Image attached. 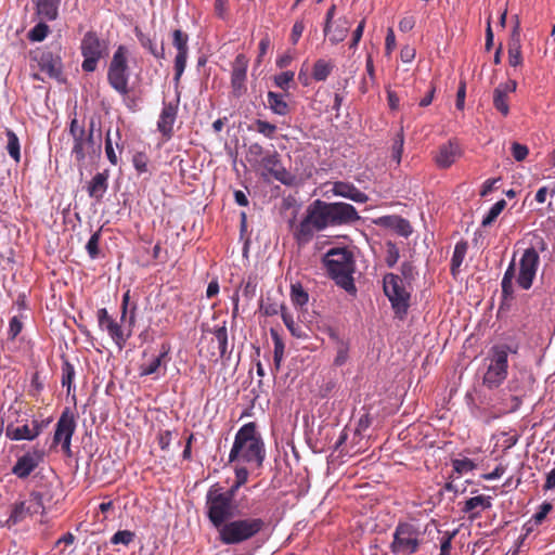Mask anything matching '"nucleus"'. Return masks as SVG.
<instances>
[{"mask_svg":"<svg viewBox=\"0 0 555 555\" xmlns=\"http://www.w3.org/2000/svg\"><path fill=\"white\" fill-rule=\"evenodd\" d=\"M359 220L360 216L351 204L315 199L307 207L305 217L293 234L299 245H305L313 238L315 232L328 227L351 224Z\"/></svg>","mask_w":555,"mask_h":555,"instance_id":"1","label":"nucleus"},{"mask_svg":"<svg viewBox=\"0 0 555 555\" xmlns=\"http://www.w3.org/2000/svg\"><path fill=\"white\" fill-rule=\"evenodd\" d=\"M69 134L73 139L72 156L80 172L88 165L96 163L102 154V131L95 128L91 120L88 129L78 124L74 118L69 125Z\"/></svg>","mask_w":555,"mask_h":555,"instance_id":"2","label":"nucleus"},{"mask_svg":"<svg viewBox=\"0 0 555 555\" xmlns=\"http://www.w3.org/2000/svg\"><path fill=\"white\" fill-rule=\"evenodd\" d=\"M264 459V442L257 430L256 423L249 422L243 425L235 434L234 442L229 453V462H241L259 468L262 466Z\"/></svg>","mask_w":555,"mask_h":555,"instance_id":"3","label":"nucleus"},{"mask_svg":"<svg viewBox=\"0 0 555 555\" xmlns=\"http://www.w3.org/2000/svg\"><path fill=\"white\" fill-rule=\"evenodd\" d=\"M324 264L328 275L335 283L349 294H356L353 273L356 262L353 253L346 247L330 249L324 256Z\"/></svg>","mask_w":555,"mask_h":555,"instance_id":"4","label":"nucleus"},{"mask_svg":"<svg viewBox=\"0 0 555 555\" xmlns=\"http://www.w3.org/2000/svg\"><path fill=\"white\" fill-rule=\"evenodd\" d=\"M266 527V520L260 517L230 519L218 529L219 540L225 545L241 544L258 535Z\"/></svg>","mask_w":555,"mask_h":555,"instance_id":"5","label":"nucleus"},{"mask_svg":"<svg viewBox=\"0 0 555 555\" xmlns=\"http://www.w3.org/2000/svg\"><path fill=\"white\" fill-rule=\"evenodd\" d=\"M422 531L415 524L400 521L392 533L390 552L393 555L415 554L422 544Z\"/></svg>","mask_w":555,"mask_h":555,"instance_id":"6","label":"nucleus"},{"mask_svg":"<svg viewBox=\"0 0 555 555\" xmlns=\"http://www.w3.org/2000/svg\"><path fill=\"white\" fill-rule=\"evenodd\" d=\"M129 66L128 49L126 46H118L109 62L107 69V81L109 86L120 95L129 94Z\"/></svg>","mask_w":555,"mask_h":555,"instance_id":"7","label":"nucleus"},{"mask_svg":"<svg viewBox=\"0 0 555 555\" xmlns=\"http://www.w3.org/2000/svg\"><path fill=\"white\" fill-rule=\"evenodd\" d=\"M207 517L218 530L234 515L233 501L221 494L218 485L212 486L206 498Z\"/></svg>","mask_w":555,"mask_h":555,"instance_id":"8","label":"nucleus"},{"mask_svg":"<svg viewBox=\"0 0 555 555\" xmlns=\"http://www.w3.org/2000/svg\"><path fill=\"white\" fill-rule=\"evenodd\" d=\"M507 345H495L491 348L488 357V367L483 375V384L489 388H498L507 376L508 352Z\"/></svg>","mask_w":555,"mask_h":555,"instance_id":"9","label":"nucleus"},{"mask_svg":"<svg viewBox=\"0 0 555 555\" xmlns=\"http://www.w3.org/2000/svg\"><path fill=\"white\" fill-rule=\"evenodd\" d=\"M546 248L547 244L542 237H540L535 247H529L522 253L519 260V271L516 279L517 285L521 289L528 291L532 287L540 266L539 251H545Z\"/></svg>","mask_w":555,"mask_h":555,"instance_id":"10","label":"nucleus"},{"mask_svg":"<svg viewBox=\"0 0 555 555\" xmlns=\"http://www.w3.org/2000/svg\"><path fill=\"white\" fill-rule=\"evenodd\" d=\"M383 288L396 317L402 320L408 313L411 298L403 280L395 273H386L383 278Z\"/></svg>","mask_w":555,"mask_h":555,"instance_id":"11","label":"nucleus"},{"mask_svg":"<svg viewBox=\"0 0 555 555\" xmlns=\"http://www.w3.org/2000/svg\"><path fill=\"white\" fill-rule=\"evenodd\" d=\"M80 53L83 57L81 68L86 73H93L99 61L107 55L108 42L100 38L96 31L88 30L80 42Z\"/></svg>","mask_w":555,"mask_h":555,"instance_id":"12","label":"nucleus"},{"mask_svg":"<svg viewBox=\"0 0 555 555\" xmlns=\"http://www.w3.org/2000/svg\"><path fill=\"white\" fill-rule=\"evenodd\" d=\"M135 310L137 305L134 304L130 309L128 318L129 330L127 333L122 328L121 324L108 314L106 308H100L96 311L99 328L106 332L119 349H122L126 346L128 338L131 336L132 327L135 323Z\"/></svg>","mask_w":555,"mask_h":555,"instance_id":"13","label":"nucleus"},{"mask_svg":"<svg viewBox=\"0 0 555 555\" xmlns=\"http://www.w3.org/2000/svg\"><path fill=\"white\" fill-rule=\"evenodd\" d=\"M48 422L38 421L33 418L28 424L27 418L20 420L18 416L15 421L9 422L5 427V437L13 441L20 440H34L36 439L47 426Z\"/></svg>","mask_w":555,"mask_h":555,"instance_id":"14","label":"nucleus"},{"mask_svg":"<svg viewBox=\"0 0 555 555\" xmlns=\"http://www.w3.org/2000/svg\"><path fill=\"white\" fill-rule=\"evenodd\" d=\"M75 430L76 422L74 414L66 408L55 425L53 444L62 443V450L67 456L72 455L70 442Z\"/></svg>","mask_w":555,"mask_h":555,"instance_id":"15","label":"nucleus"},{"mask_svg":"<svg viewBox=\"0 0 555 555\" xmlns=\"http://www.w3.org/2000/svg\"><path fill=\"white\" fill-rule=\"evenodd\" d=\"M31 59L37 62L41 72L46 73L50 78L63 81V63L59 54H54L49 50H40L31 52Z\"/></svg>","mask_w":555,"mask_h":555,"instance_id":"16","label":"nucleus"},{"mask_svg":"<svg viewBox=\"0 0 555 555\" xmlns=\"http://www.w3.org/2000/svg\"><path fill=\"white\" fill-rule=\"evenodd\" d=\"M189 35L181 29L172 31V46L177 50L175 57V77L173 80L178 85L185 69L189 56Z\"/></svg>","mask_w":555,"mask_h":555,"instance_id":"17","label":"nucleus"},{"mask_svg":"<svg viewBox=\"0 0 555 555\" xmlns=\"http://www.w3.org/2000/svg\"><path fill=\"white\" fill-rule=\"evenodd\" d=\"M248 59L245 54H237L233 64L231 73V88L232 94L235 98H241L246 93V78H247Z\"/></svg>","mask_w":555,"mask_h":555,"instance_id":"18","label":"nucleus"},{"mask_svg":"<svg viewBox=\"0 0 555 555\" xmlns=\"http://www.w3.org/2000/svg\"><path fill=\"white\" fill-rule=\"evenodd\" d=\"M462 155V150L456 140H449L441 144L434 156L436 166L440 169L451 167Z\"/></svg>","mask_w":555,"mask_h":555,"instance_id":"19","label":"nucleus"},{"mask_svg":"<svg viewBox=\"0 0 555 555\" xmlns=\"http://www.w3.org/2000/svg\"><path fill=\"white\" fill-rule=\"evenodd\" d=\"M179 100L173 102H164L163 108L157 120V130L164 138L169 140L173 135V125L178 116Z\"/></svg>","mask_w":555,"mask_h":555,"instance_id":"20","label":"nucleus"},{"mask_svg":"<svg viewBox=\"0 0 555 555\" xmlns=\"http://www.w3.org/2000/svg\"><path fill=\"white\" fill-rule=\"evenodd\" d=\"M43 454L39 450H33L17 459L12 467V474L21 479L27 478L42 462Z\"/></svg>","mask_w":555,"mask_h":555,"instance_id":"21","label":"nucleus"},{"mask_svg":"<svg viewBox=\"0 0 555 555\" xmlns=\"http://www.w3.org/2000/svg\"><path fill=\"white\" fill-rule=\"evenodd\" d=\"M516 80L500 83L493 90V106L504 117L509 114V95L516 91Z\"/></svg>","mask_w":555,"mask_h":555,"instance_id":"22","label":"nucleus"},{"mask_svg":"<svg viewBox=\"0 0 555 555\" xmlns=\"http://www.w3.org/2000/svg\"><path fill=\"white\" fill-rule=\"evenodd\" d=\"M170 351V347L166 345H162V350L157 356H152L150 359L145 360L140 365V375L147 376L159 374L163 372V375L166 373L167 369V360Z\"/></svg>","mask_w":555,"mask_h":555,"instance_id":"23","label":"nucleus"},{"mask_svg":"<svg viewBox=\"0 0 555 555\" xmlns=\"http://www.w3.org/2000/svg\"><path fill=\"white\" fill-rule=\"evenodd\" d=\"M492 498L489 495H477L465 501L462 512L468 514V519L474 521L481 516V512L491 508Z\"/></svg>","mask_w":555,"mask_h":555,"instance_id":"24","label":"nucleus"},{"mask_svg":"<svg viewBox=\"0 0 555 555\" xmlns=\"http://www.w3.org/2000/svg\"><path fill=\"white\" fill-rule=\"evenodd\" d=\"M351 23L347 17H339L335 22L324 24V35L328 37L332 44H337L347 37Z\"/></svg>","mask_w":555,"mask_h":555,"instance_id":"25","label":"nucleus"},{"mask_svg":"<svg viewBox=\"0 0 555 555\" xmlns=\"http://www.w3.org/2000/svg\"><path fill=\"white\" fill-rule=\"evenodd\" d=\"M331 191L336 196H341L356 203L363 204L369 201V196L350 182L335 181Z\"/></svg>","mask_w":555,"mask_h":555,"instance_id":"26","label":"nucleus"},{"mask_svg":"<svg viewBox=\"0 0 555 555\" xmlns=\"http://www.w3.org/2000/svg\"><path fill=\"white\" fill-rule=\"evenodd\" d=\"M214 337L210 340L212 357L218 356L220 359L225 358L230 352L228 351V330L225 322L221 326H216L212 331Z\"/></svg>","mask_w":555,"mask_h":555,"instance_id":"27","label":"nucleus"},{"mask_svg":"<svg viewBox=\"0 0 555 555\" xmlns=\"http://www.w3.org/2000/svg\"><path fill=\"white\" fill-rule=\"evenodd\" d=\"M262 165L278 181L284 184L288 183L289 173L282 167L278 153L263 157Z\"/></svg>","mask_w":555,"mask_h":555,"instance_id":"28","label":"nucleus"},{"mask_svg":"<svg viewBox=\"0 0 555 555\" xmlns=\"http://www.w3.org/2000/svg\"><path fill=\"white\" fill-rule=\"evenodd\" d=\"M108 170L98 172L87 185V193L90 197L95 198L96 202L102 201L108 188Z\"/></svg>","mask_w":555,"mask_h":555,"instance_id":"29","label":"nucleus"},{"mask_svg":"<svg viewBox=\"0 0 555 555\" xmlns=\"http://www.w3.org/2000/svg\"><path fill=\"white\" fill-rule=\"evenodd\" d=\"M34 3L41 20L52 22L57 18L61 0H34Z\"/></svg>","mask_w":555,"mask_h":555,"instance_id":"30","label":"nucleus"},{"mask_svg":"<svg viewBox=\"0 0 555 555\" xmlns=\"http://www.w3.org/2000/svg\"><path fill=\"white\" fill-rule=\"evenodd\" d=\"M330 337L335 341L336 357L334 359V365L343 366L349 359V341L339 337L334 331H331Z\"/></svg>","mask_w":555,"mask_h":555,"instance_id":"31","label":"nucleus"},{"mask_svg":"<svg viewBox=\"0 0 555 555\" xmlns=\"http://www.w3.org/2000/svg\"><path fill=\"white\" fill-rule=\"evenodd\" d=\"M468 243L464 240L459 241L453 250V255L451 258L450 272L455 278L460 272V268L465 259L467 254Z\"/></svg>","mask_w":555,"mask_h":555,"instance_id":"32","label":"nucleus"},{"mask_svg":"<svg viewBox=\"0 0 555 555\" xmlns=\"http://www.w3.org/2000/svg\"><path fill=\"white\" fill-rule=\"evenodd\" d=\"M267 103L269 108L276 115L285 116L289 113V105L284 100V95L269 91L267 94Z\"/></svg>","mask_w":555,"mask_h":555,"instance_id":"33","label":"nucleus"},{"mask_svg":"<svg viewBox=\"0 0 555 555\" xmlns=\"http://www.w3.org/2000/svg\"><path fill=\"white\" fill-rule=\"evenodd\" d=\"M47 501L46 493L41 491H33L28 499L24 500L30 517L36 514L44 513V503Z\"/></svg>","mask_w":555,"mask_h":555,"instance_id":"34","label":"nucleus"},{"mask_svg":"<svg viewBox=\"0 0 555 555\" xmlns=\"http://www.w3.org/2000/svg\"><path fill=\"white\" fill-rule=\"evenodd\" d=\"M515 273H516V267H515V261L513 259L512 262L508 264L506 271L504 272V275H503V279L501 282L502 296L505 300L513 299V297H514L513 280L515 278Z\"/></svg>","mask_w":555,"mask_h":555,"instance_id":"35","label":"nucleus"},{"mask_svg":"<svg viewBox=\"0 0 555 555\" xmlns=\"http://www.w3.org/2000/svg\"><path fill=\"white\" fill-rule=\"evenodd\" d=\"M28 517H30V515L24 501L16 502L11 507L10 516L7 519V525L8 527L15 526Z\"/></svg>","mask_w":555,"mask_h":555,"instance_id":"36","label":"nucleus"},{"mask_svg":"<svg viewBox=\"0 0 555 555\" xmlns=\"http://www.w3.org/2000/svg\"><path fill=\"white\" fill-rule=\"evenodd\" d=\"M135 37L138 38L140 44L147 49L149 52L154 55L157 59H164L165 57V49L164 46L160 47L158 50L156 44L153 42V40L150 38V36L145 35L139 27L134 28Z\"/></svg>","mask_w":555,"mask_h":555,"instance_id":"37","label":"nucleus"},{"mask_svg":"<svg viewBox=\"0 0 555 555\" xmlns=\"http://www.w3.org/2000/svg\"><path fill=\"white\" fill-rule=\"evenodd\" d=\"M283 309H287L283 304H280L271 296H267L260 302V312L266 317H273L279 313L282 314Z\"/></svg>","mask_w":555,"mask_h":555,"instance_id":"38","label":"nucleus"},{"mask_svg":"<svg viewBox=\"0 0 555 555\" xmlns=\"http://www.w3.org/2000/svg\"><path fill=\"white\" fill-rule=\"evenodd\" d=\"M5 135L8 139L7 151L9 155L15 160V163H20L21 160V144L16 133L11 129H5Z\"/></svg>","mask_w":555,"mask_h":555,"instance_id":"39","label":"nucleus"},{"mask_svg":"<svg viewBox=\"0 0 555 555\" xmlns=\"http://www.w3.org/2000/svg\"><path fill=\"white\" fill-rule=\"evenodd\" d=\"M333 64L323 59L315 61L312 69V77L317 81H324L333 70Z\"/></svg>","mask_w":555,"mask_h":555,"instance_id":"40","label":"nucleus"},{"mask_svg":"<svg viewBox=\"0 0 555 555\" xmlns=\"http://www.w3.org/2000/svg\"><path fill=\"white\" fill-rule=\"evenodd\" d=\"M75 369L74 365L68 361L64 360L62 363V378L61 384L63 387H66L67 395H70L73 387V382L75 379Z\"/></svg>","mask_w":555,"mask_h":555,"instance_id":"41","label":"nucleus"},{"mask_svg":"<svg viewBox=\"0 0 555 555\" xmlns=\"http://www.w3.org/2000/svg\"><path fill=\"white\" fill-rule=\"evenodd\" d=\"M270 334H271V337H272L273 344H274V350H273L274 366H275V371H279L283 356H284L285 346L276 331L271 328Z\"/></svg>","mask_w":555,"mask_h":555,"instance_id":"42","label":"nucleus"},{"mask_svg":"<svg viewBox=\"0 0 555 555\" xmlns=\"http://www.w3.org/2000/svg\"><path fill=\"white\" fill-rule=\"evenodd\" d=\"M282 320L289 331V333L296 338H304L306 335L302 331V327L295 323L293 315L287 311V309H283L282 311Z\"/></svg>","mask_w":555,"mask_h":555,"instance_id":"43","label":"nucleus"},{"mask_svg":"<svg viewBox=\"0 0 555 555\" xmlns=\"http://www.w3.org/2000/svg\"><path fill=\"white\" fill-rule=\"evenodd\" d=\"M291 299L295 306L302 307L308 302L309 295L300 284H293L291 287Z\"/></svg>","mask_w":555,"mask_h":555,"instance_id":"44","label":"nucleus"},{"mask_svg":"<svg viewBox=\"0 0 555 555\" xmlns=\"http://www.w3.org/2000/svg\"><path fill=\"white\" fill-rule=\"evenodd\" d=\"M49 33V26L44 22H40L29 30L28 39L30 41L40 42L47 38Z\"/></svg>","mask_w":555,"mask_h":555,"instance_id":"45","label":"nucleus"},{"mask_svg":"<svg viewBox=\"0 0 555 555\" xmlns=\"http://www.w3.org/2000/svg\"><path fill=\"white\" fill-rule=\"evenodd\" d=\"M135 533L130 530H118L111 538V544L117 545L122 544L128 546L130 543L134 541Z\"/></svg>","mask_w":555,"mask_h":555,"instance_id":"46","label":"nucleus"},{"mask_svg":"<svg viewBox=\"0 0 555 555\" xmlns=\"http://www.w3.org/2000/svg\"><path fill=\"white\" fill-rule=\"evenodd\" d=\"M506 202L504 199L498 201L495 204L492 205L488 214L482 219L481 224L483 227L490 225L494 220L499 217V215L502 212V210L505 208Z\"/></svg>","mask_w":555,"mask_h":555,"instance_id":"47","label":"nucleus"},{"mask_svg":"<svg viewBox=\"0 0 555 555\" xmlns=\"http://www.w3.org/2000/svg\"><path fill=\"white\" fill-rule=\"evenodd\" d=\"M100 240H101V229L95 231L91 237L89 238L87 245H86V249H87V253L88 255L90 256L91 259H95L99 257V254H100V249H99V243H100Z\"/></svg>","mask_w":555,"mask_h":555,"instance_id":"48","label":"nucleus"},{"mask_svg":"<svg viewBox=\"0 0 555 555\" xmlns=\"http://www.w3.org/2000/svg\"><path fill=\"white\" fill-rule=\"evenodd\" d=\"M452 467L453 470L459 474L463 475L465 473L472 472L475 469L476 464L470 459H456L452 461Z\"/></svg>","mask_w":555,"mask_h":555,"instance_id":"49","label":"nucleus"},{"mask_svg":"<svg viewBox=\"0 0 555 555\" xmlns=\"http://www.w3.org/2000/svg\"><path fill=\"white\" fill-rule=\"evenodd\" d=\"M457 534V530L453 531H444L443 535L440 540V554L439 555H450L452 548V540Z\"/></svg>","mask_w":555,"mask_h":555,"instance_id":"50","label":"nucleus"},{"mask_svg":"<svg viewBox=\"0 0 555 555\" xmlns=\"http://www.w3.org/2000/svg\"><path fill=\"white\" fill-rule=\"evenodd\" d=\"M403 144H404V135H403V131L400 130V132H398V134L393 141L392 152H391V157L393 160H396L397 164H400V162H401V157H402V153H403Z\"/></svg>","mask_w":555,"mask_h":555,"instance_id":"51","label":"nucleus"},{"mask_svg":"<svg viewBox=\"0 0 555 555\" xmlns=\"http://www.w3.org/2000/svg\"><path fill=\"white\" fill-rule=\"evenodd\" d=\"M295 73L292 70L282 72L274 76V83L276 87L288 90L289 83L294 80Z\"/></svg>","mask_w":555,"mask_h":555,"instance_id":"52","label":"nucleus"},{"mask_svg":"<svg viewBox=\"0 0 555 555\" xmlns=\"http://www.w3.org/2000/svg\"><path fill=\"white\" fill-rule=\"evenodd\" d=\"M386 246H387V250H386L385 262L389 268H392L399 260V257H400L399 248L392 242H387Z\"/></svg>","mask_w":555,"mask_h":555,"instance_id":"53","label":"nucleus"},{"mask_svg":"<svg viewBox=\"0 0 555 555\" xmlns=\"http://www.w3.org/2000/svg\"><path fill=\"white\" fill-rule=\"evenodd\" d=\"M255 127H256V130L263 134L266 138H273L275 131H276V126L269 122V121H266V120H261V119H257L255 121Z\"/></svg>","mask_w":555,"mask_h":555,"instance_id":"54","label":"nucleus"},{"mask_svg":"<svg viewBox=\"0 0 555 555\" xmlns=\"http://www.w3.org/2000/svg\"><path fill=\"white\" fill-rule=\"evenodd\" d=\"M511 151H512V155L513 157L515 158V160L517 162H522L526 159V157L528 156L529 154V149L527 145L525 144H521V143H518V142H513L512 143V147H511Z\"/></svg>","mask_w":555,"mask_h":555,"instance_id":"55","label":"nucleus"},{"mask_svg":"<svg viewBox=\"0 0 555 555\" xmlns=\"http://www.w3.org/2000/svg\"><path fill=\"white\" fill-rule=\"evenodd\" d=\"M105 154H106L107 159L109 160V163L113 166H116L118 164V156L113 146V140L111 138L109 130L107 131L106 138H105Z\"/></svg>","mask_w":555,"mask_h":555,"instance_id":"56","label":"nucleus"},{"mask_svg":"<svg viewBox=\"0 0 555 555\" xmlns=\"http://www.w3.org/2000/svg\"><path fill=\"white\" fill-rule=\"evenodd\" d=\"M23 330V322L20 317L14 315L10 320L8 338L14 340Z\"/></svg>","mask_w":555,"mask_h":555,"instance_id":"57","label":"nucleus"},{"mask_svg":"<svg viewBox=\"0 0 555 555\" xmlns=\"http://www.w3.org/2000/svg\"><path fill=\"white\" fill-rule=\"evenodd\" d=\"M147 163L149 158L144 153H137L132 158L133 167L139 173H144L147 171Z\"/></svg>","mask_w":555,"mask_h":555,"instance_id":"58","label":"nucleus"},{"mask_svg":"<svg viewBox=\"0 0 555 555\" xmlns=\"http://www.w3.org/2000/svg\"><path fill=\"white\" fill-rule=\"evenodd\" d=\"M508 50H521V40H520V27L519 23L517 22L515 27L513 28V31L511 34L508 43H507Z\"/></svg>","mask_w":555,"mask_h":555,"instance_id":"59","label":"nucleus"},{"mask_svg":"<svg viewBox=\"0 0 555 555\" xmlns=\"http://www.w3.org/2000/svg\"><path fill=\"white\" fill-rule=\"evenodd\" d=\"M393 230L398 234H400L401 236H404V237H408L412 233V227H411L410 222L400 216L398 217V219L396 221Z\"/></svg>","mask_w":555,"mask_h":555,"instance_id":"60","label":"nucleus"},{"mask_svg":"<svg viewBox=\"0 0 555 555\" xmlns=\"http://www.w3.org/2000/svg\"><path fill=\"white\" fill-rule=\"evenodd\" d=\"M172 441V431L159 430L157 434V442L163 451H168Z\"/></svg>","mask_w":555,"mask_h":555,"instance_id":"61","label":"nucleus"},{"mask_svg":"<svg viewBox=\"0 0 555 555\" xmlns=\"http://www.w3.org/2000/svg\"><path fill=\"white\" fill-rule=\"evenodd\" d=\"M305 28H306V25L302 20H298L294 23L292 33H291V41L293 44H296L298 42Z\"/></svg>","mask_w":555,"mask_h":555,"instance_id":"62","label":"nucleus"},{"mask_svg":"<svg viewBox=\"0 0 555 555\" xmlns=\"http://www.w3.org/2000/svg\"><path fill=\"white\" fill-rule=\"evenodd\" d=\"M214 9L219 18L225 20L228 15V0H215Z\"/></svg>","mask_w":555,"mask_h":555,"instance_id":"63","label":"nucleus"},{"mask_svg":"<svg viewBox=\"0 0 555 555\" xmlns=\"http://www.w3.org/2000/svg\"><path fill=\"white\" fill-rule=\"evenodd\" d=\"M552 509L553 505L550 502H543L540 505L539 511L534 514L533 518L537 522H541Z\"/></svg>","mask_w":555,"mask_h":555,"instance_id":"64","label":"nucleus"}]
</instances>
